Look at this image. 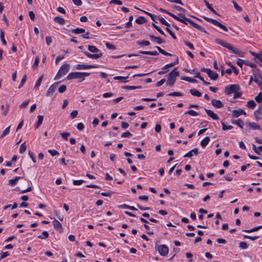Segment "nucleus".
I'll return each mask as SVG.
<instances>
[{
	"label": "nucleus",
	"mask_w": 262,
	"mask_h": 262,
	"mask_svg": "<svg viewBox=\"0 0 262 262\" xmlns=\"http://www.w3.org/2000/svg\"><path fill=\"white\" fill-rule=\"evenodd\" d=\"M215 42L221 45L223 47L227 48L229 50L232 51L234 53L236 54V55H237L241 57H243L244 55V53L243 51H242L241 50H240L239 49H238L237 48H234L231 45H230L224 41H223L222 40H221L220 39H216Z\"/></svg>",
	"instance_id": "obj_1"
},
{
	"label": "nucleus",
	"mask_w": 262,
	"mask_h": 262,
	"mask_svg": "<svg viewBox=\"0 0 262 262\" xmlns=\"http://www.w3.org/2000/svg\"><path fill=\"white\" fill-rule=\"evenodd\" d=\"M88 50L91 52L96 53V54H91L87 52H84V54L90 58L98 59L102 56V52L94 46L89 45Z\"/></svg>",
	"instance_id": "obj_2"
},
{
	"label": "nucleus",
	"mask_w": 262,
	"mask_h": 262,
	"mask_svg": "<svg viewBox=\"0 0 262 262\" xmlns=\"http://www.w3.org/2000/svg\"><path fill=\"white\" fill-rule=\"evenodd\" d=\"M179 72L177 70V68L171 71L168 75V79L166 84L169 85H173L176 81V77L179 76Z\"/></svg>",
	"instance_id": "obj_3"
},
{
	"label": "nucleus",
	"mask_w": 262,
	"mask_h": 262,
	"mask_svg": "<svg viewBox=\"0 0 262 262\" xmlns=\"http://www.w3.org/2000/svg\"><path fill=\"white\" fill-rule=\"evenodd\" d=\"M70 68V64L68 63L63 64L60 68L58 73L56 75L54 79H58L61 77L65 75L69 71Z\"/></svg>",
	"instance_id": "obj_4"
},
{
	"label": "nucleus",
	"mask_w": 262,
	"mask_h": 262,
	"mask_svg": "<svg viewBox=\"0 0 262 262\" xmlns=\"http://www.w3.org/2000/svg\"><path fill=\"white\" fill-rule=\"evenodd\" d=\"M203 18L208 22L210 23L213 25L219 27V28L223 30L224 31L227 32L228 31L227 28L225 26L222 25L221 23H219L216 20L206 16H203Z\"/></svg>",
	"instance_id": "obj_5"
},
{
	"label": "nucleus",
	"mask_w": 262,
	"mask_h": 262,
	"mask_svg": "<svg viewBox=\"0 0 262 262\" xmlns=\"http://www.w3.org/2000/svg\"><path fill=\"white\" fill-rule=\"evenodd\" d=\"M237 90H240L239 85L231 84L225 88V93L227 95H230L232 93H234Z\"/></svg>",
	"instance_id": "obj_6"
},
{
	"label": "nucleus",
	"mask_w": 262,
	"mask_h": 262,
	"mask_svg": "<svg viewBox=\"0 0 262 262\" xmlns=\"http://www.w3.org/2000/svg\"><path fill=\"white\" fill-rule=\"evenodd\" d=\"M156 248L162 256H166L168 253V248L165 245H159L158 247L156 246Z\"/></svg>",
	"instance_id": "obj_7"
},
{
	"label": "nucleus",
	"mask_w": 262,
	"mask_h": 262,
	"mask_svg": "<svg viewBox=\"0 0 262 262\" xmlns=\"http://www.w3.org/2000/svg\"><path fill=\"white\" fill-rule=\"evenodd\" d=\"M178 63V59H177L175 62L165 65V66H164L162 68L163 70L160 71L158 72V74L159 75H163V74H165L169 71L168 69L169 68L174 66L175 64H177Z\"/></svg>",
	"instance_id": "obj_8"
},
{
	"label": "nucleus",
	"mask_w": 262,
	"mask_h": 262,
	"mask_svg": "<svg viewBox=\"0 0 262 262\" xmlns=\"http://www.w3.org/2000/svg\"><path fill=\"white\" fill-rule=\"evenodd\" d=\"M97 66L94 65H89V64H78L76 65V69L77 70H85V69H89L92 68H97Z\"/></svg>",
	"instance_id": "obj_9"
},
{
	"label": "nucleus",
	"mask_w": 262,
	"mask_h": 262,
	"mask_svg": "<svg viewBox=\"0 0 262 262\" xmlns=\"http://www.w3.org/2000/svg\"><path fill=\"white\" fill-rule=\"evenodd\" d=\"M254 81L260 86V90H262V77L258 73L253 74Z\"/></svg>",
	"instance_id": "obj_10"
},
{
	"label": "nucleus",
	"mask_w": 262,
	"mask_h": 262,
	"mask_svg": "<svg viewBox=\"0 0 262 262\" xmlns=\"http://www.w3.org/2000/svg\"><path fill=\"white\" fill-rule=\"evenodd\" d=\"M242 115H246V113L243 110H234L232 111V116L233 118H237Z\"/></svg>",
	"instance_id": "obj_11"
},
{
	"label": "nucleus",
	"mask_w": 262,
	"mask_h": 262,
	"mask_svg": "<svg viewBox=\"0 0 262 262\" xmlns=\"http://www.w3.org/2000/svg\"><path fill=\"white\" fill-rule=\"evenodd\" d=\"M81 78V72H72L68 74L67 77L68 80H71L73 79Z\"/></svg>",
	"instance_id": "obj_12"
},
{
	"label": "nucleus",
	"mask_w": 262,
	"mask_h": 262,
	"mask_svg": "<svg viewBox=\"0 0 262 262\" xmlns=\"http://www.w3.org/2000/svg\"><path fill=\"white\" fill-rule=\"evenodd\" d=\"M59 82H56L53 84L52 85H51V86L49 88L47 91V96H52V94L55 91L57 88V85L59 84Z\"/></svg>",
	"instance_id": "obj_13"
},
{
	"label": "nucleus",
	"mask_w": 262,
	"mask_h": 262,
	"mask_svg": "<svg viewBox=\"0 0 262 262\" xmlns=\"http://www.w3.org/2000/svg\"><path fill=\"white\" fill-rule=\"evenodd\" d=\"M54 228L60 232H62V226L61 223L57 220L55 219L53 222Z\"/></svg>",
	"instance_id": "obj_14"
},
{
	"label": "nucleus",
	"mask_w": 262,
	"mask_h": 262,
	"mask_svg": "<svg viewBox=\"0 0 262 262\" xmlns=\"http://www.w3.org/2000/svg\"><path fill=\"white\" fill-rule=\"evenodd\" d=\"M205 111L207 113V114L210 117H211L212 119L215 120L219 119V117L217 116V115L215 113H214L213 111H212L211 110H207V109L205 108Z\"/></svg>",
	"instance_id": "obj_15"
},
{
	"label": "nucleus",
	"mask_w": 262,
	"mask_h": 262,
	"mask_svg": "<svg viewBox=\"0 0 262 262\" xmlns=\"http://www.w3.org/2000/svg\"><path fill=\"white\" fill-rule=\"evenodd\" d=\"M198 154H199L198 149L194 148V149L191 150L190 151H189L187 154H186L184 156V157H185V158L188 157V158H190L193 155L196 156L198 155Z\"/></svg>",
	"instance_id": "obj_16"
},
{
	"label": "nucleus",
	"mask_w": 262,
	"mask_h": 262,
	"mask_svg": "<svg viewBox=\"0 0 262 262\" xmlns=\"http://www.w3.org/2000/svg\"><path fill=\"white\" fill-rule=\"evenodd\" d=\"M207 75L213 80H216L219 77L218 74L211 69H210L209 72H207Z\"/></svg>",
	"instance_id": "obj_17"
},
{
	"label": "nucleus",
	"mask_w": 262,
	"mask_h": 262,
	"mask_svg": "<svg viewBox=\"0 0 262 262\" xmlns=\"http://www.w3.org/2000/svg\"><path fill=\"white\" fill-rule=\"evenodd\" d=\"M211 104L214 107L220 108L223 106L222 102L219 100L212 99L211 100Z\"/></svg>",
	"instance_id": "obj_18"
},
{
	"label": "nucleus",
	"mask_w": 262,
	"mask_h": 262,
	"mask_svg": "<svg viewBox=\"0 0 262 262\" xmlns=\"http://www.w3.org/2000/svg\"><path fill=\"white\" fill-rule=\"evenodd\" d=\"M148 36L150 37L152 41L156 42L158 44H161L164 42V41L159 37H156L152 35H149Z\"/></svg>",
	"instance_id": "obj_19"
},
{
	"label": "nucleus",
	"mask_w": 262,
	"mask_h": 262,
	"mask_svg": "<svg viewBox=\"0 0 262 262\" xmlns=\"http://www.w3.org/2000/svg\"><path fill=\"white\" fill-rule=\"evenodd\" d=\"M189 23L190 25H191L193 27H194L195 28H196L200 31H201L202 32L207 33L206 31L205 30V29L204 28H203L201 26L195 24L194 21L189 20Z\"/></svg>",
	"instance_id": "obj_20"
},
{
	"label": "nucleus",
	"mask_w": 262,
	"mask_h": 262,
	"mask_svg": "<svg viewBox=\"0 0 262 262\" xmlns=\"http://www.w3.org/2000/svg\"><path fill=\"white\" fill-rule=\"evenodd\" d=\"M178 16L179 17H180L181 18V21H180V22H182L186 25L187 24V22L189 23V21H192V20L189 19V18H186L185 16V15L183 14V13H179L178 14Z\"/></svg>",
	"instance_id": "obj_21"
},
{
	"label": "nucleus",
	"mask_w": 262,
	"mask_h": 262,
	"mask_svg": "<svg viewBox=\"0 0 262 262\" xmlns=\"http://www.w3.org/2000/svg\"><path fill=\"white\" fill-rule=\"evenodd\" d=\"M231 123L234 124H236L238 126L241 128H243L244 126V122L241 119H239L237 120H231Z\"/></svg>",
	"instance_id": "obj_22"
},
{
	"label": "nucleus",
	"mask_w": 262,
	"mask_h": 262,
	"mask_svg": "<svg viewBox=\"0 0 262 262\" xmlns=\"http://www.w3.org/2000/svg\"><path fill=\"white\" fill-rule=\"evenodd\" d=\"M261 228H262V225L254 227L253 228H252L251 229H248V230L244 229L242 230V231L244 232H247V233H251V232L257 231Z\"/></svg>",
	"instance_id": "obj_23"
},
{
	"label": "nucleus",
	"mask_w": 262,
	"mask_h": 262,
	"mask_svg": "<svg viewBox=\"0 0 262 262\" xmlns=\"http://www.w3.org/2000/svg\"><path fill=\"white\" fill-rule=\"evenodd\" d=\"M71 32H72V33H73L74 34H78L84 33L85 32V29H84L83 28H76V29L72 30Z\"/></svg>",
	"instance_id": "obj_24"
},
{
	"label": "nucleus",
	"mask_w": 262,
	"mask_h": 262,
	"mask_svg": "<svg viewBox=\"0 0 262 262\" xmlns=\"http://www.w3.org/2000/svg\"><path fill=\"white\" fill-rule=\"evenodd\" d=\"M210 141V138L209 137H205L201 142V145L202 147L204 148L208 144Z\"/></svg>",
	"instance_id": "obj_25"
},
{
	"label": "nucleus",
	"mask_w": 262,
	"mask_h": 262,
	"mask_svg": "<svg viewBox=\"0 0 262 262\" xmlns=\"http://www.w3.org/2000/svg\"><path fill=\"white\" fill-rule=\"evenodd\" d=\"M190 94L193 95L196 97H201L202 96V93L200 92L199 91L195 90V89H191L190 90Z\"/></svg>",
	"instance_id": "obj_26"
},
{
	"label": "nucleus",
	"mask_w": 262,
	"mask_h": 262,
	"mask_svg": "<svg viewBox=\"0 0 262 262\" xmlns=\"http://www.w3.org/2000/svg\"><path fill=\"white\" fill-rule=\"evenodd\" d=\"M54 20L60 25H63L65 23L64 19L59 16H56L54 17Z\"/></svg>",
	"instance_id": "obj_27"
},
{
	"label": "nucleus",
	"mask_w": 262,
	"mask_h": 262,
	"mask_svg": "<svg viewBox=\"0 0 262 262\" xmlns=\"http://www.w3.org/2000/svg\"><path fill=\"white\" fill-rule=\"evenodd\" d=\"M139 53L143 54L150 55H158V53L157 51H140Z\"/></svg>",
	"instance_id": "obj_28"
},
{
	"label": "nucleus",
	"mask_w": 262,
	"mask_h": 262,
	"mask_svg": "<svg viewBox=\"0 0 262 262\" xmlns=\"http://www.w3.org/2000/svg\"><path fill=\"white\" fill-rule=\"evenodd\" d=\"M37 118H38V121L36 123V126H35L36 128H38L39 127V126L41 124L42 121H43V117L42 115H39V116H38Z\"/></svg>",
	"instance_id": "obj_29"
},
{
	"label": "nucleus",
	"mask_w": 262,
	"mask_h": 262,
	"mask_svg": "<svg viewBox=\"0 0 262 262\" xmlns=\"http://www.w3.org/2000/svg\"><path fill=\"white\" fill-rule=\"evenodd\" d=\"M248 125L251 129H260V126L258 124H257L256 123H254V122L248 123Z\"/></svg>",
	"instance_id": "obj_30"
},
{
	"label": "nucleus",
	"mask_w": 262,
	"mask_h": 262,
	"mask_svg": "<svg viewBox=\"0 0 262 262\" xmlns=\"http://www.w3.org/2000/svg\"><path fill=\"white\" fill-rule=\"evenodd\" d=\"M49 233L46 231H44L42 232V235H39L38 236V238L42 239H45L49 237Z\"/></svg>",
	"instance_id": "obj_31"
},
{
	"label": "nucleus",
	"mask_w": 262,
	"mask_h": 262,
	"mask_svg": "<svg viewBox=\"0 0 262 262\" xmlns=\"http://www.w3.org/2000/svg\"><path fill=\"white\" fill-rule=\"evenodd\" d=\"M135 21L138 24H142L146 22V19L143 16H139Z\"/></svg>",
	"instance_id": "obj_32"
},
{
	"label": "nucleus",
	"mask_w": 262,
	"mask_h": 262,
	"mask_svg": "<svg viewBox=\"0 0 262 262\" xmlns=\"http://www.w3.org/2000/svg\"><path fill=\"white\" fill-rule=\"evenodd\" d=\"M20 178L21 177H16L14 179L10 180L9 181V184L11 186H14Z\"/></svg>",
	"instance_id": "obj_33"
},
{
	"label": "nucleus",
	"mask_w": 262,
	"mask_h": 262,
	"mask_svg": "<svg viewBox=\"0 0 262 262\" xmlns=\"http://www.w3.org/2000/svg\"><path fill=\"white\" fill-rule=\"evenodd\" d=\"M129 77V75H128L127 77H122V76H116L114 77V79L115 80H120L122 82L125 83L126 82L125 80L127 78H128Z\"/></svg>",
	"instance_id": "obj_34"
},
{
	"label": "nucleus",
	"mask_w": 262,
	"mask_h": 262,
	"mask_svg": "<svg viewBox=\"0 0 262 262\" xmlns=\"http://www.w3.org/2000/svg\"><path fill=\"white\" fill-rule=\"evenodd\" d=\"M0 37L3 44L4 46H6L7 45V42L4 38V32L2 30H1L0 31Z\"/></svg>",
	"instance_id": "obj_35"
},
{
	"label": "nucleus",
	"mask_w": 262,
	"mask_h": 262,
	"mask_svg": "<svg viewBox=\"0 0 262 262\" xmlns=\"http://www.w3.org/2000/svg\"><path fill=\"white\" fill-rule=\"evenodd\" d=\"M254 115L256 118V119L257 120H258L259 119H261V118L260 117V115H262V113L260 112L259 110H257L255 111L254 113Z\"/></svg>",
	"instance_id": "obj_36"
},
{
	"label": "nucleus",
	"mask_w": 262,
	"mask_h": 262,
	"mask_svg": "<svg viewBox=\"0 0 262 262\" xmlns=\"http://www.w3.org/2000/svg\"><path fill=\"white\" fill-rule=\"evenodd\" d=\"M9 107V104L6 105V108H5V106L4 105H2L1 106V109L2 111H3V115L4 116H6L8 114Z\"/></svg>",
	"instance_id": "obj_37"
},
{
	"label": "nucleus",
	"mask_w": 262,
	"mask_h": 262,
	"mask_svg": "<svg viewBox=\"0 0 262 262\" xmlns=\"http://www.w3.org/2000/svg\"><path fill=\"white\" fill-rule=\"evenodd\" d=\"M10 126L7 127L2 133V134L0 136L1 138H3L6 135H8L9 133L10 132Z\"/></svg>",
	"instance_id": "obj_38"
},
{
	"label": "nucleus",
	"mask_w": 262,
	"mask_h": 262,
	"mask_svg": "<svg viewBox=\"0 0 262 262\" xmlns=\"http://www.w3.org/2000/svg\"><path fill=\"white\" fill-rule=\"evenodd\" d=\"M248 247V244L245 242H241L239 243V247L242 250L247 249Z\"/></svg>",
	"instance_id": "obj_39"
},
{
	"label": "nucleus",
	"mask_w": 262,
	"mask_h": 262,
	"mask_svg": "<svg viewBox=\"0 0 262 262\" xmlns=\"http://www.w3.org/2000/svg\"><path fill=\"white\" fill-rule=\"evenodd\" d=\"M256 105L255 102L253 100H249L247 103V107L250 108H254Z\"/></svg>",
	"instance_id": "obj_40"
},
{
	"label": "nucleus",
	"mask_w": 262,
	"mask_h": 262,
	"mask_svg": "<svg viewBox=\"0 0 262 262\" xmlns=\"http://www.w3.org/2000/svg\"><path fill=\"white\" fill-rule=\"evenodd\" d=\"M26 148H27V146L26 145V143L25 142L21 144L20 148H19L20 153L23 154V153L25 152V151L26 150Z\"/></svg>",
	"instance_id": "obj_41"
},
{
	"label": "nucleus",
	"mask_w": 262,
	"mask_h": 262,
	"mask_svg": "<svg viewBox=\"0 0 262 262\" xmlns=\"http://www.w3.org/2000/svg\"><path fill=\"white\" fill-rule=\"evenodd\" d=\"M159 20L160 21V22L164 25H165L166 26L168 27H170V24L169 23H168L164 18L162 17H159Z\"/></svg>",
	"instance_id": "obj_42"
},
{
	"label": "nucleus",
	"mask_w": 262,
	"mask_h": 262,
	"mask_svg": "<svg viewBox=\"0 0 262 262\" xmlns=\"http://www.w3.org/2000/svg\"><path fill=\"white\" fill-rule=\"evenodd\" d=\"M182 79L184 80H186L187 81L191 82V83H196L197 82V80L196 79L190 78V77H185L182 78Z\"/></svg>",
	"instance_id": "obj_43"
},
{
	"label": "nucleus",
	"mask_w": 262,
	"mask_h": 262,
	"mask_svg": "<svg viewBox=\"0 0 262 262\" xmlns=\"http://www.w3.org/2000/svg\"><path fill=\"white\" fill-rule=\"evenodd\" d=\"M255 100L258 103H260L262 101V92L258 93V94L255 97Z\"/></svg>",
	"instance_id": "obj_44"
},
{
	"label": "nucleus",
	"mask_w": 262,
	"mask_h": 262,
	"mask_svg": "<svg viewBox=\"0 0 262 262\" xmlns=\"http://www.w3.org/2000/svg\"><path fill=\"white\" fill-rule=\"evenodd\" d=\"M141 86H124L122 87L123 89L127 90H135L136 89H141Z\"/></svg>",
	"instance_id": "obj_45"
},
{
	"label": "nucleus",
	"mask_w": 262,
	"mask_h": 262,
	"mask_svg": "<svg viewBox=\"0 0 262 262\" xmlns=\"http://www.w3.org/2000/svg\"><path fill=\"white\" fill-rule=\"evenodd\" d=\"M42 78H43V75H42L37 80L35 85V89H38V87L40 85V84H41V81L42 80Z\"/></svg>",
	"instance_id": "obj_46"
},
{
	"label": "nucleus",
	"mask_w": 262,
	"mask_h": 262,
	"mask_svg": "<svg viewBox=\"0 0 262 262\" xmlns=\"http://www.w3.org/2000/svg\"><path fill=\"white\" fill-rule=\"evenodd\" d=\"M222 125V129L224 130H226L227 129H231L233 128V126L231 125H226L223 122H221Z\"/></svg>",
	"instance_id": "obj_47"
},
{
	"label": "nucleus",
	"mask_w": 262,
	"mask_h": 262,
	"mask_svg": "<svg viewBox=\"0 0 262 262\" xmlns=\"http://www.w3.org/2000/svg\"><path fill=\"white\" fill-rule=\"evenodd\" d=\"M185 114H188V115H191L192 116H196L198 115V113L193 110H189V111L185 112Z\"/></svg>",
	"instance_id": "obj_48"
},
{
	"label": "nucleus",
	"mask_w": 262,
	"mask_h": 262,
	"mask_svg": "<svg viewBox=\"0 0 262 262\" xmlns=\"http://www.w3.org/2000/svg\"><path fill=\"white\" fill-rule=\"evenodd\" d=\"M258 236H250V235H244V238H248V239H250L252 241H255L256 240V239H257L258 238Z\"/></svg>",
	"instance_id": "obj_49"
},
{
	"label": "nucleus",
	"mask_w": 262,
	"mask_h": 262,
	"mask_svg": "<svg viewBox=\"0 0 262 262\" xmlns=\"http://www.w3.org/2000/svg\"><path fill=\"white\" fill-rule=\"evenodd\" d=\"M60 134L62 138L64 140H67L68 138L70 136V133L68 132H62Z\"/></svg>",
	"instance_id": "obj_50"
},
{
	"label": "nucleus",
	"mask_w": 262,
	"mask_h": 262,
	"mask_svg": "<svg viewBox=\"0 0 262 262\" xmlns=\"http://www.w3.org/2000/svg\"><path fill=\"white\" fill-rule=\"evenodd\" d=\"M132 134L128 132L127 131L126 132H124L121 134V137L123 138H129L132 136Z\"/></svg>",
	"instance_id": "obj_51"
},
{
	"label": "nucleus",
	"mask_w": 262,
	"mask_h": 262,
	"mask_svg": "<svg viewBox=\"0 0 262 262\" xmlns=\"http://www.w3.org/2000/svg\"><path fill=\"white\" fill-rule=\"evenodd\" d=\"M239 90H237V91H235V92H234V97H233L234 99L239 98L242 95V93Z\"/></svg>",
	"instance_id": "obj_52"
},
{
	"label": "nucleus",
	"mask_w": 262,
	"mask_h": 262,
	"mask_svg": "<svg viewBox=\"0 0 262 262\" xmlns=\"http://www.w3.org/2000/svg\"><path fill=\"white\" fill-rule=\"evenodd\" d=\"M137 44L141 46H149L150 45V42L148 41L143 40L141 41H138Z\"/></svg>",
	"instance_id": "obj_53"
},
{
	"label": "nucleus",
	"mask_w": 262,
	"mask_h": 262,
	"mask_svg": "<svg viewBox=\"0 0 262 262\" xmlns=\"http://www.w3.org/2000/svg\"><path fill=\"white\" fill-rule=\"evenodd\" d=\"M110 4L121 5H122V2L120 0H112L110 1Z\"/></svg>",
	"instance_id": "obj_54"
},
{
	"label": "nucleus",
	"mask_w": 262,
	"mask_h": 262,
	"mask_svg": "<svg viewBox=\"0 0 262 262\" xmlns=\"http://www.w3.org/2000/svg\"><path fill=\"white\" fill-rule=\"evenodd\" d=\"M152 25L159 33H160L161 34L163 35H165L164 32L158 26H157L154 23L152 24Z\"/></svg>",
	"instance_id": "obj_55"
},
{
	"label": "nucleus",
	"mask_w": 262,
	"mask_h": 262,
	"mask_svg": "<svg viewBox=\"0 0 262 262\" xmlns=\"http://www.w3.org/2000/svg\"><path fill=\"white\" fill-rule=\"evenodd\" d=\"M26 80H27V76L26 75H25L22 79H21V81L20 82V83L18 86V88L20 89L21 87H22L23 86V85L24 84V83L26 82Z\"/></svg>",
	"instance_id": "obj_56"
},
{
	"label": "nucleus",
	"mask_w": 262,
	"mask_h": 262,
	"mask_svg": "<svg viewBox=\"0 0 262 262\" xmlns=\"http://www.w3.org/2000/svg\"><path fill=\"white\" fill-rule=\"evenodd\" d=\"M78 115V111L77 110L73 111L70 114V117L72 119L75 118Z\"/></svg>",
	"instance_id": "obj_57"
},
{
	"label": "nucleus",
	"mask_w": 262,
	"mask_h": 262,
	"mask_svg": "<svg viewBox=\"0 0 262 262\" xmlns=\"http://www.w3.org/2000/svg\"><path fill=\"white\" fill-rule=\"evenodd\" d=\"M168 95L171 96H182L183 94L180 92H175L169 93Z\"/></svg>",
	"instance_id": "obj_58"
},
{
	"label": "nucleus",
	"mask_w": 262,
	"mask_h": 262,
	"mask_svg": "<svg viewBox=\"0 0 262 262\" xmlns=\"http://www.w3.org/2000/svg\"><path fill=\"white\" fill-rule=\"evenodd\" d=\"M232 3H233V4L234 5L235 9L237 11H239V12L242 11V8L240 6H239L235 2L233 1Z\"/></svg>",
	"instance_id": "obj_59"
},
{
	"label": "nucleus",
	"mask_w": 262,
	"mask_h": 262,
	"mask_svg": "<svg viewBox=\"0 0 262 262\" xmlns=\"http://www.w3.org/2000/svg\"><path fill=\"white\" fill-rule=\"evenodd\" d=\"M67 90V86L65 85H61L58 91L60 93H62L64 92Z\"/></svg>",
	"instance_id": "obj_60"
},
{
	"label": "nucleus",
	"mask_w": 262,
	"mask_h": 262,
	"mask_svg": "<svg viewBox=\"0 0 262 262\" xmlns=\"http://www.w3.org/2000/svg\"><path fill=\"white\" fill-rule=\"evenodd\" d=\"M207 7L213 13H214L216 15H219V14L213 8V7L211 6V5L209 4H207Z\"/></svg>",
	"instance_id": "obj_61"
},
{
	"label": "nucleus",
	"mask_w": 262,
	"mask_h": 262,
	"mask_svg": "<svg viewBox=\"0 0 262 262\" xmlns=\"http://www.w3.org/2000/svg\"><path fill=\"white\" fill-rule=\"evenodd\" d=\"M48 152L52 156H54L59 155V152L55 149H49Z\"/></svg>",
	"instance_id": "obj_62"
},
{
	"label": "nucleus",
	"mask_w": 262,
	"mask_h": 262,
	"mask_svg": "<svg viewBox=\"0 0 262 262\" xmlns=\"http://www.w3.org/2000/svg\"><path fill=\"white\" fill-rule=\"evenodd\" d=\"M106 48L110 50H115L116 49L115 46L114 45L111 44L108 42L105 43Z\"/></svg>",
	"instance_id": "obj_63"
},
{
	"label": "nucleus",
	"mask_w": 262,
	"mask_h": 262,
	"mask_svg": "<svg viewBox=\"0 0 262 262\" xmlns=\"http://www.w3.org/2000/svg\"><path fill=\"white\" fill-rule=\"evenodd\" d=\"M29 102V99L26 100L25 101H24L20 106V108H25L28 105Z\"/></svg>",
	"instance_id": "obj_64"
}]
</instances>
